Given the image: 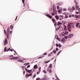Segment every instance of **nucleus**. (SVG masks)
I'll use <instances>...</instances> for the list:
<instances>
[{
    "label": "nucleus",
    "mask_w": 80,
    "mask_h": 80,
    "mask_svg": "<svg viewBox=\"0 0 80 80\" xmlns=\"http://www.w3.org/2000/svg\"><path fill=\"white\" fill-rule=\"evenodd\" d=\"M68 27L70 28H74V27H75V25L73 23H68Z\"/></svg>",
    "instance_id": "obj_1"
},
{
    "label": "nucleus",
    "mask_w": 80,
    "mask_h": 80,
    "mask_svg": "<svg viewBox=\"0 0 80 80\" xmlns=\"http://www.w3.org/2000/svg\"><path fill=\"white\" fill-rule=\"evenodd\" d=\"M8 42L7 41V40L6 38L5 39V41H4L3 45L4 46H5L6 45H7Z\"/></svg>",
    "instance_id": "obj_2"
},
{
    "label": "nucleus",
    "mask_w": 80,
    "mask_h": 80,
    "mask_svg": "<svg viewBox=\"0 0 80 80\" xmlns=\"http://www.w3.org/2000/svg\"><path fill=\"white\" fill-rule=\"evenodd\" d=\"M73 36V34H70L68 36V38H72V37Z\"/></svg>",
    "instance_id": "obj_3"
},
{
    "label": "nucleus",
    "mask_w": 80,
    "mask_h": 80,
    "mask_svg": "<svg viewBox=\"0 0 80 80\" xmlns=\"http://www.w3.org/2000/svg\"><path fill=\"white\" fill-rule=\"evenodd\" d=\"M14 59L17 60H18V61H19L20 60V58L18 57H14Z\"/></svg>",
    "instance_id": "obj_4"
},
{
    "label": "nucleus",
    "mask_w": 80,
    "mask_h": 80,
    "mask_svg": "<svg viewBox=\"0 0 80 80\" xmlns=\"http://www.w3.org/2000/svg\"><path fill=\"white\" fill-rule=\"evenodd\" d=\"M43 80H48V78L47 76L44 75V77L43 78V79H42Z\"/></svg>",
    "instance_id": "obj_5"
},
{
    "label": "nucleus",
    "mask_w": 80,
    "mask_h": 80,
    "mask_svg": "<svg viewBox=\"0 0 80 80\" xmlns=\"http://www.w3.org/2000/svg\"><path fill=\"white\" fill-rule=\"evenodd\" d=\"M58 28L59 31H62V30H63V28H62V27L61 26H60Z\"/></svg>",
    "instance_id": "obj_6"
},
{
    "label": "nucleus",
    "mask_w": 80,
    "mask_h": 80,
    "mask_svg": "<svg viewBox=\"0 0 80 80\" xmlns=\"http://www.w3.org/2000/svg\"><path fill=\"white\" fill-rule=\"evenodd\" d=\"M10 31V28H8V29L7 30V33L8 35H9V32Z\"/></svg>",
    "instance_id": "obj_7"
},
{
    "label": "nucleus",
    "mask_w": 80,
    "mask_h": 80,
    "mask_svg": "<svg viewBox=\"0 0 80 80\" xmlns=\"http://www.w3.org/2000/svg\"><path fill=\"white\" fill-rule=\"evenodd\" d=\"M46 16L48 17H49L50 18H52L53 17L52 16L50 15L49 14H48L46 15Z\"/></svg>",
    "instance_id": "obj_8"
},
{
    "label": "nucleus",
    "mask_w": 80,
    "mask_h": 80,
    "mask_svg": "<svg viewBox=\"0 0 80 80\" xmlns=\"http://www.w3.org/2000/svg\"><path fill=\"white\" fill-rule=\"evenodd\" d=\"M28 73H32L33 72V71L32 70H29V71H28Z\"/></svg>",
    "instance_id": "obj_9"
},
{
    "label": "nucleus",
    "mask_w": 80,
    "mask_h": 80,
    "mask_svg": "<svg viewBox=\"0 0 80 80\" xmlns=\"http://www.w3.org/2000/svg\"><path fill=\"white\" fill-rule=\"evenodd\" d=\"M34 69H37V68H38V67H37V65H35L34 66Z\"/></svg>",
    "instance_id": "obj_10"
},
{
    "label": "nucleus",
    "mask_w": 80,
    "mask_h": 80,
    "mask_svg": "<svg viewBox=\"0 0 80 80\" xmlns=\"http://www.w3.org/2000/svg\"><path fill=\"white\" fill-rule=\"evenodd\" d=\"M55 18H56V19H57V20H58V19H59V18H59V16H58L57 15H56V16H55Z\"/></svg>",
    "instance_id": "obj_11"
},
{
    "label": "nucleus",
    "mask_w": 80,
    "mask_h": 80,
    "mask_svg": "<svg viewBox=\"0 0 80 80\" xmlns=\"http://www.w3.org/2000/svg\"><path fill=\"white\" fill-rule=\"evenodd\" d=\"M63 27L64 30L66 31L67 30V26H66L65 25H64Z\"/></svg>",
    "instance_id": "obj_12"
},
{
    "label": "nucleus",
    "mask_w": 80,
    "mask_h": 80,
    "mask_svg": "<svg viewBox=\"0 0 80 80\" xmlns=\"http://www.w3.org/2000/svg\"><path fill=\"white\" fill-rule=\"evenodd\" d=\"M59 18H61L62 19H63V18H64V17L63 15H60L59 16Z\"/></svg>",
    "instance_id": "obj_13"
},
{
    "label": "nucleus",
    "mask_w": 80,
    "mask_h": 80,
    "mask_svg": "<svg viewBox=\"0 0 80 80\" xmlns=\"http://www.w3.org/2000/svg\"><path fill=\"white\" fill-rule=\"evenodd\" d=\"M10 58H11V59H14V57H13V55H11L10 56Z\"/></svg>",
    "instance_id": "obj_14"
},
{
    "label": "nucleus",
    "mask_w": 80,
    "mask_h": 80,
    "mask_svg": "<svg viewBox=\"0 0 80 80\" xmlns=\"http://www.w3.org/2000/svg\"><path fill=\"white\" fill-rule=\"evenodd\" d=\"M72 9L73 10H75V7L74 6H72Z\"/></svg>",
    "instance_id": "obj_15"
},
{
    "label": "nucleus",
    "mask_w": 80,
    "mask_h": 80,
    "mask_svg": "<svg viewBox=\"0 0 80 80\" xmlns=\"http://www.w3.org/2000/svg\"><path fill=\"white\" fill-rule=\"evenodd\" d=\"M53 12H55L56 10H55V7H54V6H53Z\"/></svg>",
    "instance_id": "obj_16"
},
{
    "label": "nucleus",
    "mask_w": 80,
    "mask_h": 80,
    "mask_svg": "<svg viewBox=\"0 0 80 80\" xmlns=\"http://www.w3.org/2000/svg\"><path fill=\"white\" fill-rule=\"evenodd\" d=\"M13 26H10V28L11 30H12V29H13Z\"/></svg>",
    "instance_id": "obj_17"
},
{
    "label": "nucleus",
    "mask_w": 80,
    "mask_h": 80,
    "mask_svg": "<svg viewBox=\"0 0 80 80\" xmlns=\"http://www.w3.org/2000/svg\"><path fill=\"white\" fill-rule=\"evenodd\" d=\"M43 58V56H41L39 58H38V59H40V58Z\"/></svg>",
    "instance_id": "obj_18"
},
{
    "label": "nucleus",
    "mask_w": 80,
    "mask_h": 80,
    "mask_svg": "<svg viewBox=\"0 0 80 80\" xmlns=\"http://www.w3.org/2000/svg\"><path fill=\"white\" fill-rule=\"evenodd\" d=\"M7 47L5 48H4V52H7Z\"/></svg>",
    "instance_id": "obj_19"
},
{
    "label": "nucleus",
    "mask_w": 80,
    "mask_h": 80,
    "mask_svg": "<svg viewBox=\"0 0 80 80\" xmlns=\"http://www.w3.org/2000/svg\"><path fill=\"white\" fill-rule=\"evenodd\" d=\"M49 68H52V64H50L49 65Z\"/></svg>",
    "instance_id": "obj_20"
},
{
    "label": "nucleus",
    "mask_w": 80,
    "mask_h": 80,
    "mask_svg": "<svg viewBox=\"0 0 80 80\" xmlns=\"http://www.w3.org/2000/svg\"><path fill=\"white\" fill-rule=\"evenodd\" d=\"M79 25V23H76V27H78Z\"/></svg>",
    "instance_id": "obj_21"
},
{
    "label": "nucleus",
    "mask_w": 80,
    "mask_h": 80,
    "mask_svg": "<svg viewBox=\"0 0 80 80\" xmlns=\"http://www.w3.org/2000/svg\"><path fill=\"white\" fill-rule=\"evenodd\" d=\"M75 7H76V10H77V9L79 7L78 6V5H76Z\"/></svg>",
    "instance_id": "obj_22"
},
{
    "label": "nucleus",
    "mask_w": 80,
    "mask_h": 80,
    "mask_svg": "<svg viewBox=\"0 0 80 80\" xmlns=\"http://www.w3.org/2000/svg\"><path fill=\"white\" fill-rule=\"evenodd\" d=\"M75 13H76V14H77V15H78V14L80 13V12H75Z\"/></svg>",
    "instance_id": "obj_23"
},
{
    "label": "nucleus",
    "mask_w": 80,
    "mask_h": 80,
    "mask_svg": "<svg viewBox=\"0 0 80 80\" xmlns=\"http://www.w3.org/2000/svg\"><path fill=\"white\" fill-rule=\"evenodd\" d=\"M52 52L54 53H57V51H56V50H53Z\"/></svg>",
    "instance_id": "obj_24"
},
{
    "label": "nucleus",
    "mask_w": 80,
    "mask_h": 80,
    "mask_svg": "<svg viewBox=\"0 0 80 80\" xmlns=\"http://www.w3.org/2000/svg\"><path fill=\"white\" fill-rule=\"evenodd\" d=\"M43 73H47V71H46L45 70H44L43 71Z\"/></svg>",
    "instance_id": "obj_25"
},
{
    "label": "nucleus",
    "mask_w": 80,
    "mask_h": 80,
    "mask_svg": "<svg viewBox=\"0 0 80 80\" xmlns=\"http://www.w3.org/2000/svg\"><path fill=\"white\" fill-rule=\"evenodd\" d=\"M64 34L65 35H68V32H65Z\"/></svg>",
    "instance_id": "obj_26"
},
{
    "label": "nucleus",
    "mask_w": 80,
    "mask_h": 80,
    "mask_svg": "<svg viewBox=\"0 0 80 80\" xmlns=\"http://www.w3.org/2000/svg\"><path fill=\"white\" fill-rule=\"evenodd\" d=\"M18 62H22V63H23V61L22 60H20L19 61H18Z\"/></svg>",
    "instance_id": "obj_27"
},
{
    "label": "nucleus",
    "mask_w": 80,
    "mask_h": 80,
    "mask_svg": "<svg viewBox=\"0 0 80 80\" xmlns=\"http://www.w3.org/2000/svg\"><path fill=\"white\" fill-rule=\"evenodd\" d=\"M78 15H75L74 17L75 18H78Z\"/></svg>",
    "instance_id": "obj_28"
},
{
    "label": "nucleus",
    "mask_w": 80,
    "mask_h": 80,
    "mask_svg": "<svg viewBox=\"0 0 80 80\" xmlns=\"http://www.w3.org/2000/svg\"><path fill=\"white\" fill-rule=\"evenodd\" d=\"M59 25H62V23H61L60 22H58V24H57V25L58 26Z\"/></svg>",
    "instance_id": "obj_29"
},
{
    "label": "nucleus",
    "mask_w": 80,
    "mask_h": 80,
    "mask_svg": "<svg viewBox=\"0 0 80 80\" xmlns=\"http://www.w3.org/2000/svg\"><path fill=\"white\" fill-rule=\"evenodd\" d=\"M55 38L57 39V40H58V37L57 36H56L55 37Z\"/></svg>",
    "instance_id": "obj_30"
},
{
    "label": "nucleus",
    "mask_w": 80,
    "mask_h": 80,
    "mask_svg": "<svg viewBox=\"0 0 80 80\" xmlns=\"http://www.w3.org/2000/svg\"><path fill=\"white\" fill-rule=\"evenodd\" d=\"M36 77V74H35L34 75H33V78H34L35 77Z\"/></svg>",
    "instance_id": "obj_31"
},
{
    "label": "nucleus",
    "mask_w": 80,
    "mask_h": 80,
    "mask_svg": "<svg viewBox=\"0 0 80 80\" xmlns=\"http://www.w3.org/2000/svg\"><path fill=\"white\" fill-rule=\"evenodd\" d=\"M25 70L26 72H28V71L29 70H28L27 68H25Z\"/></svg>",
    "instance_id": "obj_32"
},
{
    "label": "nucleus",
    "mask_w": 80,
    "mask_h": 80,
    "mask_svg": "<svg viewBox=\"0 0 80 80\" xmlns=\"http://www.w3.org/2000/svg\"><path fill=\"white\" fill-rule=\"evenodd\" d=\"M58 12L59 13H62V12H61V11L60 10H58Z\"/></svg>",
    "instance_id": "obj_33"
},
{
    "label": "nucleus",
    "mask_w": 80,
    "mask_h": 80,
    "mask_svg": "<svg viewBox=\"0 0 80 80\" xmlns=\"http://www.w3.org/2000/svg\"><path fill=\"white\" fill-rule=\"evenodd\" d=\"M52 21L53 22V23H54V22H55V19H52Z\"/></svg>",
    "instance_id": "obj_34"
},
{
    "label": "nucleus",
    "mask_w": 80,
    "mask_h": 80,
    "mask_svg": "<svg viewBox=\"0 0 80 80\" xmlns=\"http://www.w3.org/2000/svg\"><path fill=\"white\" fill-rule=\"evenodd\" d=\"M11 48H9L8 49H7L6 52H8V51H9V50H10Z\"/></svg>",
    "instance_id": "obj_35"
},
{
    "label": "nucleus",
    "mask_w": 80,
    "mask_h": 80,
    "mask_svg": "<svg viewBox=\"0 0 80 80\" xmlns=\"http://www.w3.org/2000/svg\"><path fill=\"white\" fill-rule=\"evenodd\" d=\"M4 32H5V33L6 34V35H8L7 34V31H6V30H4Z\"/></svg>",
    "instance_id": "obj_36"
},
{
    "label": "nucleus",
    "mask_w": 80,
    "mask_h": 80,
    "mask_svg": "<svg viewBox=\"0 0 80 80\" xmlns=\"http://www.w3.org/2000/svg\"><path fill=\"white\" fill-rule=\"evenodd\" d=\"M40 70H41V67H40L39 68V72H40Z\"/></svg>",
    "instance_id": "obj_37"
},
{
    "label": "nucleus",
    "mask_w": 80,
    "mask_h": 80,
    "mask_svg": "<svg viewBox=\"0 0 80 80\" xmlns=\"http://www.w3.org/2000/svg\"><path fill=\"white\" fill-rule=\"evenodd\" d=\"M47 52H45V53H44L43 54V55H47Z\"/></svg>",
    "instance_id": "obj_38"
},
{
    "label": "nucleus",
    "mask_w": 80,
    "mask_h": 80,
    "mask_svg": "<svg viewBox=\"0 0 80 80\" xmlns=\"http://www.w3.org/2000/svg\"><path fill=\"white\" fill-rule=\"evenodd\" d=\"M51 15H52V16H54V12H52Z\"/></svg>",
    "instance_id": "obj_39"
},
{
    "label": "nucleus",
    "mask_w": 80,
    "mask_h": 80,
    "mask_svg": "<svg viewBox=\"0 0 80 80\" xmlns=\"http://www.w3.org/2000/svg\"><path fill=\"white\" fill-rule=\"evenodd\" d=\"M52 54V52H51V54H48V57H50V56Z\"/></svg>",
    "instance_id": "obj_40"
},
{
    "label": "nucleus",
    "mask_w": 80,
    "mask_h": 80,
    "mask_svg": "<svg viewBox=\"0 0 80 80\" xmlns=\"http://www.w3.org/2000/svg\"><path fill=\"white\" fill-rule=\"evenodd\" d=\"M58 47H59V48H60L61 47H62V46H61V45L60 44H59L58 45Z\"/></svg>",
    "instance_id": "obj_41"
},
{
    "label": "nucleus",
    "mask_w": 80,
    "mask_h": 80,
    "mask_svg": "<svg viewBox=\"0 0 80 80\" xmlns=\"http://www.w3.org/2000/svg\"><path fill=\"white\" fill-rule=\"evenodd\" d=\"M26 77H29V74H27L26 75Z\"/></svg>",
    "instance_id": "obj_42"
},
{
    "label": "nucleus",
    "mask_w": 80,
    "mask_h": 80,
    "mask_svg": "<svg viewBox=\"0 0 80 80\" xmlns=\"http://www.w3.org/2000/svg\"><path fill=\"white\" fill-rule=\"evenodd\" d=\"M61 51H60L59 52H58V53L57 54V55H59V54L60 53V52H61Z\"/></svg>",
    "instance_id": "obj_43"
},
{
    "label": "nucleus",
    "mask_w": 80,
    "mask_h": 80,
    "mask_svg": "<svg viewBox=\"0 0 80 80\" xmlns=\"http://www.w3.org/2000/svg\"><path fill=\"white\" fill-rule=\"evenodd\" d=\"M63 11H67V9H66V8H63Z\"/></svg>",
    "instance_id": "obj_44"
},
{
    "label": "nucleus",
    "mask_w": 80,
    "mask_h": 80,
    "mask_svg": "<svg viewBox=\"0 0 80 80\" xmlns=\"http://www.w3.org/2000/svg\"><path fill=\"white\" fill-rule=\"evenodd\" d=\"M30 65H28V66H27V68H30Z\"/></svg>",
    "instance_id": "obj_45"
},
{
    "label": "nucleus",
    "mask_w": 80,
    "mask_h": 80,
    "mask_svg": "<svg viewBox=\"0 0 80 80\" xmlns=\"http://www.w3.org/2000/svg\"><path fill=\"white\" fill-rule=\"evenodd\" d=\"M57 11H55V12H54V14H57Z\"/></svg>",
    "instance_id": "obj_46"
},
{
    "label": "nucleus",
    "mask_w": 80,
    "mask_h": 80,
    "mask_svg": "<svg viewBox=\"0 0 80 80\" xmlns=\"http://www.w3.org/2000/svg\"><path fill=\"white\" fill-rule=\"evenodd\" d=\"M49 72H50V73H52V70L51 69L49 71Z\"/></svg>",
    "instance_id": "obj_47"
},
{
    "label": "nucleus",
    "mask_w": 80,
    "mask_h": 80,
    "mask_svg": "<svg viewBox=\"0 0 80 80\" xmlns=\"http://www.w3.org/2000/svg\"><path fill=\"white\" fill-rule=\"evenodd\" d=\"M57 9H60V7H59V6H57Z\"/></svg>",
    "instance_id": "obj_48"
},
{
    "label": "nucleus",
    "mask_w": 80,
    "mask_h": 80,
    "mask_svg": "<svg viewBox=\"0 0 80 80\" xmlns=\"http://www.w3.org/2000/svg\"><path fill=\"white\" fill-rule=\"evenodd\" d=\"M65 18H68V16H66L64 17Z\"/></svg>",
    "instance_id": "obj_49"
},
{
    "label": "nucleus",
    "mask_w": 80,
    "mask_h": 80,
    "mask_svg": "<svg viewBox=\"0 0 80 80\" xmlns=\"http://www.w3.org/2000/svg\"><path fill=\"white\" fill-rule=\"evenodd\" d=\"M50 62V61H45V62H46V63H48V62Z\"/></svg>",
    "instance_id": "obj_50"
},
{
    "label": "nucleus",
    "mask_w": 80,
    "mask_h": 80,
    "mask_svg": "<svg viewBox=\"0 0 80 80\" xmlns=\"http://www.w3.org/2000/svg\"><path fill=\"white\" fill-rule=\"evenodd\" d=\"M7 38H8V37H9V35L7 34Z\"/></svg>",
    "instance_id": "obj_51"
},
{
    "label": "nucleus",
    "mask_w": 80,
    "mask_h": 80,
    "mask_svg": "<svg viewBox=\"0 0 80 80\" xmlns=\"http://www.w3.org/2000/svg\"><path fill=\"white\" fill-rule=\"evenodd\" d=\"M25 0H22L23 3H25Z\"/></svg>",
    "instance_id": "obj_52"
},
{
    "label": "nucleus",
    "mask_w": 80,
    "mask_h": 80,
    "mask_svg": "<svg viewBox=\"0 0 80 80\" xmlns=\"http://www.w3.org/2000/svg\"><path fill=\"white\" fill-rule=\"evenodd\" d=\"M56 45L57 47H58V44H56Z\"/></svg>",
    "instance_id": "obj_53"
},
{
    "label": "nucleus",
    "mask_w": 80,
    "mask_h": 80,
    "mask_svg": "<svg viewBox=\"0 0 80 80\" xmlns=\"http://www.w3.org/2000/svg\"><path fill=\"white\" fill-rule=\"evenodd\" d=\"M13 50L14 52H15V53H16V54H17V52H16L15 51L14 49H13Z\"/></svg>",
    "instance_id": "obj_54"
},
{
    "label": "nucleus",
    "mask_w": 80,
    "mask_h": 80,
    "mask_svg": "<svg viewBox=\"0 0 80 80\" xmlns=\"http://www.w3.org/2000/svg\"><path fill=\"white\" fill-rule=\"evenodd\" d=\"M32 74H29V76H30V77H31V76H32Z\"/></svg>",
    "instance_id": "obj_55"
},
{
    "label": "nucleus",
    "mask_w": 80,
    "mask_h": 80,
    "mask_svg": "<svg viewBox=\"0 0 80 80\" xmlns=\"http://www.w3.org/2000/svg\"><path fill=\"white\" fill-rule=\"evenodd\" d=\"M25 71H24L23 72V75H25Z\"/></svg>",
    "instance_id": "obj_56"
},
{
    "label": "nucleus",
    "mask_w": 80,
    "mask_h": 80,
    "mask_svg": "<svg viewBox=\"0 0 80 80\" xmlns=\"http://www.w3.org/2000/svg\"><path fill=\"white\" fill-rule=\"evenodd\" d=\"M40 79V78H38L36 80H39Z\"/></svg>",
    "instance_id": "obj_57"
},
{
    "label": "nucleus",
    "mask_w": 80,
    "mask_h": 80,
    "mask_svg": "<svg viewBox=\"0 0 80 80\" xmlns=\"http://www.w3.org/2000/svg\"><path fill=\"white\" fill-rule=\"evenodd\" d=\"M56 51H58V49L57 48H56Z\"/></svg>",
    "instance_id": "obj_58"
},
{
    "label": "nucleus",
    "mask_w": 80,
    "mask_h": 80,
    "mask_svg": "<svg viewBox=\"0 0 80 80\" xmlns=\"http://www.w3.org/2000/svg\"><path fill=\"white\" fill-rule=\"evenodd\" d=\"M39 73H40V72H37V74H39Z\"/></svg>",
    "instance_id": "obj_59"
},
{
    "label": "nucleus",
    "mask_w": 80,
    "mask_h": 80,
    "mask_svg": "<svg viewBox=\"0 0 80 80\" xmlns=\"http://www.w3.org/2000/svg\"><path fill=\"white\" fill-rule=\"evenodd\" d=\"M17 16H16V19H15V21H16V20H17Z\"/></svg>",
    "instance_id": "obj_60"
},
{
    "label": "nucleus",
    "mask_w": 80,
    "mask_h": 80,
    "mask_svg": "<svg viewBox=\"0 0 80 80\" xmlns=\"http://www.w3.org/2000/svg\"><path fill=\"white\" fill-rule=\"evenodd\" d=\"M12 32V31H10V34H11Z\"/></svg>",
    "instance_id": "obj_61"
},
{
    "label": "nucleus",
    "mask_w": 80,
    "mask_h": 80,
    "mask_svg": "<svg viewBox=\"0 0 80 80\" xmlns=\"http://www.w3.org/2000/svg\"><path fill=\"white\" fill-rule=\"evenodd\" d=\"M78 11H79V12H80V8H78Z\"/></svg>",
    "instance_id": "obj_62"
},
{
    "label": "nucleus",
    "mask_w": 80,
    "mask_h": 80,
    "mask_svg": "<svg viewBox=\"0 0 80 80\" xmlns=\"http://www.w3.org/2000/svg\"><path fill=\"white\" fill-rule=\"evenodd\" d=\"M26 65H28V64H29V63H26Z\"/></svg>",
    "instance_id": "obj_63"
},
{
    "label": "nucleus",
    "mask_w": 80,
    "mask_h": 80,
    "mask_svg": "<svg viewBox=\"0 0 80 80\" xmlns=\"http://www.w3.org/2000/svg\"><path fill=\"white\" fill-rule=\"evenodd\" d=\"M26 65H28V64H29V63H26Z\"/></svg>",
    "instance_id": "obj_64"
}]
</instances>
